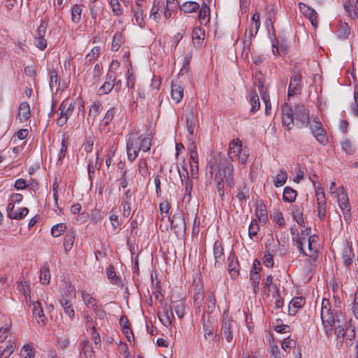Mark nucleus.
<instances>
[{
  "label": "nucleus",
  "instance_id": "f257e3e1",
  "mask_svg": "<svg viewBox=\"0 0 358 358\" xmlns=\"http://www.w3.org/2000/svg\"><path fill=\"white\" fill-rule=\"evenodd\" d=\"M320 317L327 336H329L331 334L334 326L337 343L342 346L345 335V322L342 314L338 312L334 313L329 301L323 299L321 303Z\"/></svg>",
  "mask_w": 358,
  "mask_h": 358
},
{
  "label": "nucleus",
  "instance_id": "f03ea898",
  "mask_svg": "<svg viewBox=\"0 0 358 358\" xmlns=\"http://www.w3.org/2000/svg\"><path fill=\"white\" fill-rule=\"evenodd\" d=\"M234 171V166L229 161L225 160L220 162L219 164L218 172L215 176V180L217 182V192L222 200L224 196V182L230 187H233L234 185L233 178Z\"/></svg>",
  "mask_w": 358,
  "mask_h": 358
},
{
  "label": "nucleus",
  "instance_id": "7ed1b4c3",
  "mask_svg": "<svg viewBox=\"0 0 358 358\" xmlns=\"http://www.w3.org/2000/svg\"><path fill=\"white\" fill-rule=\"evenodd\" d=\"M336 182L332 181L330 185V193H336L337 201L341 210L343 213V218L346 223L349 224L351 222V206L349 203V199L347 193L345 192L343 187H339L335 191Z\"/></svg>",
  "mask_w": 358,
  "mask_h": 358
},
{
  "label": "nucleus",
  "instance_id": "20e7f679",
  "mask_svg": "<svg viewBox=\"0 0 358 358\" xmlns=\"http://www.w3.org/2000/svg\"><path fill=\"white\" fill-rule=\"evenodd\" d=\"M76 102L73 99H66L59 105L57 110V119L56 123L59 127H63L68 121L75 109Z\"/></svg>",
  "mask_w": 358,
  "mask_h": 358
},
{
  "label": "nucleus",
  "instance_id": "39448f33",
  "mask_svg": "<svg viewBox=\"0 0 358 358\" xmlns=\"http://www.w3.org/2000/svg\"><path fill=\"white\" fill-rule=\"evenodd\" d=\"M75 298V288L72 285H69L59 300L64 313L71 319H73L75 316V311L72 305V300Z\"/></svg>",
  "mask_w": 358,
  "mask_h": 358
},
{
  "label": "nucleus",
  "instance_id": "423d86ee",
  "mask_svg": "<svg viewBox=\"0 0 358 358\" xmlns=\"http://www.w3.org/2000/svg\"><path fill=\"white\" fill-rule=\"evenodd\" d=\"M261 25L259 13L255 12L251 17L248 29L245 33V39L243 41V50H249L251 45V40L255 37Z\"/></svg>",
  "mask_w": 358,
  "mask_h": 358
},
{
  "label": "nucleus",
  "instance_id": "0eeeda50",
  "mask_svg": "<svg viewBox=\"0 0 358 358\" xmlns=\"http://www.w3.org/2000/svg\"><path fill=\"white\" fill-rule=\"evenodd\" d=\"M228 155L229 159H225L223 162L225 160L231 162L234 159H237L241 164H245L248 160V155L245 153H242V144L238 138L233 140L232 142L229 143ZM221 162H222V161ZM230 163L231 164V162Z\"/></svg>",
  "mask_w": 358,
  "mask_h": 358
},
{
  "label": "nucleus",
  "instance_id": "6e6552de",
  "mask_svg": "<svg viewBox=\"0 0 358 358\" xmlns=\"http://www.w3.org/2000/svg\"><path fill=\"white\" fill-rule=\"evenodd\" d=\"M296 120V126L299 128L307 127L309 124L310 115L308 110L301 104H296L292 108Z\"/></svg>",
  "mask_w": 358,
  "mask_h": 358
},
{
  "label": "nucleus",
  "instance_id": "1a4fd4ad",
  "mask_svg": "<svg viewBox=\"0 0 358 358\" xmlns=\"http://www.w3.org/2000/svg\"><path fill=\"white\" fill-rule=\"evenodd\" d=\"M157 315L160 322L164 327H169L171 325L174 315L170 305L166 303L162 304L161 307L159 308Z\"/></svg>",
  "mask_w": 358,
  "mask_h": 358
},
{
  "label": "nucleus",
  "instance_id": "9d476101",
  "mask_svg": "<svg viewBox=\"0 0 358 358\" xmlns=\"http://www.w3.org/2000/svg\"><path fill=\"white\" fill-rule=\"evenodd\" d=\"M171 228L177 236L183 235L186 230V223L182 213L178 212L172 216Z\"/></svg>",
  "mask_w": 358,
  "mask_h": 358
},
{
  "label": "nucleus",
  "instance_id": "9b49d317",
  "mask_svg": "<svg viewBox=\"0 0 358 358\" xmlns=\"http://www.w3.org/2000/svg\"><path fill=\"white\" fill-rule=\"evenodd\" d=\"M282 124L288 131L294 127V110L287 103H284L282 106Z\"/></svg>",
  "mask_w": 358,
  "mask_h": 358
},
{
  "label": "nucleus",
  "instance_id": "f8f14e48",
  "mask_svg": "<svg viewBox=\"0 0 358 358\" xmlns=\"http://www.w3.org/2000/svg\"><path fill=\"white\" fill-rule=\"evenodd\" d=\"M235 322L229 317L224 318L222 328L221 335L222 338H225L227 342L231 343L233 340V332Z\"/></svg>",
  "mask_w": 358,
  "mask_h": 358
},
{
  "label": "nucleus",
  "instance_id": "ddd939ff",
  "mask_svg": "<svg viewBox=\"0 0 358 358\" xmlns=\"http://www.w3.org/2000/svg\"><path fill=\"white\" fill-rule=\"evenodd\" d=\"M301 75L298 72H294L291 76L288 93V97L300 93L301 90Z\"/></svg>",
  "mask_w": 358,
  "mask_h": 358
},
{
  "label": "nucleus",
  "instance_id": "4468645a",
  "mask_svg": "<svg viewBox=\"0 0 358 358\" xmlns=\"http://www.w3.org/2000/svg\"><path fill=\"white\" fill-rule=\"evenodd\" d=\"M310 128L312 134L316 138L317 141L321 144H326L327 142V138L321 122L314 120L310 123Z\"/></svg>",
  "mask_w": 358,
  "mask_h": 358
},
{
  "label": "nucleus",
  "instance_id": "2eb2a0df",
  "mask_svg": "<svg viewBox=\"0 0 358 358\" xmlns=\"http://www.w3.org/2000/svg\"><path fill=\"white\" fill-rule=\"evenodd\" d=\"M213 255L215 258V266H222L225 261L223 246L220 241H215L213 245Z\"/></svg>",
  "mask_w": 358,
  "mask_h": 358
},
{
  "label": "nucleus",
  "instance_id": "dca6fc26",
  "mask_svg": "<svg viewBox=\"0 0 358 358\" xmlns=\"http://www.w3.org/2000/svg\"><path fill=\"white\" fill-rule=\"evenodd\" d=\"M299 8L300 12L306 17L308 18L310 23L314 28L317 27V13L313 8L308 7L306 4L303 3H299Z\"/></svg>",
  "mask_w": 358,
  "mask_h": 358
},
{
  "label": "nucleus",
  "instance_id": "f3484780",
  "mask_svg": "<svg viewBox=\"0 0 358 358\" xmlns=\"http://www.w3.org/2000/svg\"><path fill=\"white\" fill-rule=\"evenodd\" d=\"M129 52L128 50L124 51L122 56V62L128 69L127 75V85L131 87H134V78L133 77V69L131 61L129 59Z\"/></svg>",
  "mask_w": 358,
  "mask_h": 358
},
{
  "label": "nucleus",
  "instance_id": "a211bd4d",
  "mask_svg": "<svg viewBox=\"0 0 358 358\" xmlns=\"http://www.w3.org/2000/svg\"><path fill=\"white\" fill-rule=\"evenodd\" d=\"M32 306L33 315L35 316L38 324L39 325L44 326L45 324L47 319L43 313V310L42 308L41 303L38 301H33Z\"/></svg>",
  "mask_w": 358,
  "mask_h": 358
},
{
  "label": "nucleus",
  "instance_id": "6ab92c4d",
  "mask_svg": "<svg viewBox=\"0 0 358 358\" xmlns=\"http://www.w3.org/2000/svg\"><path fill=\"white\" fill-rule=\"evenodd\" d=\"M184 173H181L180 171H178L180 174V178L181 180V182H183V180L187 178L185 182V196L184 199H187V200H190L192 197V182L189 178V173L186 168L183 169Z\"/></svg>",
  "mask_w": 358,
  "mask_h": 358
},
{
  "label": "nucleus",
  "instance_id": "aec40b11",
  "mask_svg": "<svg viewBox=\"0 0 358 358\" xmlns=\"http://www.w3.org/2000/svg\"><path fill=\"white\" fill-rule=\"evenodd\" d=\"M171 98L176 103L181 101L184 95V90L182 86L178 83V80L173 81L171 83Z\"/></svg>",
  "mask_w": 358,
  "mask_h": 358
},
{
  "label": "nucleus",
  "instance_id": "412c9836",
  "mask_svg": "<svg viewBox=\"0 0 358 358\" xmlns=\"http://www.w3.org/2000/svg\"><path fill=\"white\" fill-rule=\"evenodd\" d=\"M228 271L232 279H236L239 275L238 262L234 254L228 257Z\"/></svg>",
  "mask_w": 358,
  "mask_h": 358
},
{
  "label": "nucleus",
  "instance_id": "4be33fe9",
  "mask_svg": "<svg viewBox=\"0 0 358 358\" xmlns=\"http://www.w3.org/2000/svg\"><path fill=\"white\" fill-rule=\"evenodd\" d=\"M318 237L315 235L310 236L308 238V252L303 254L304 256H308L310 257L315 258L318 249L317 244Z\"/></svg>",
  "mask_w": 358,
  "mask_h": 358
},
{
  "label": "nucleus",
  "instance_id": "5701e85b",
  "mask_svg": "<svg viewBox=\"0 0 358 358\" xmlns=\"http://www.w3.org/2000/svg\"><path fill=\"white\" fill-rule=\"evenodd\" d=\"M120 325L122 329V332L127 338L128 341L131 344V338L134 337L132 329L129 327L127 317L125 315H122L120 319Z\"/></svg>",
  "mask_w": 358,
  "mask_h": 358
},
{
  "label": "nucleus",
  "instance_id": "b1692460",
  "mask_svg": "<svg viewBox=\"0 0 358 358\" xmlns=\"http://www.w3.org/2000/svg\"><path fill=\"white\" fill-rule=\"evenodd\" d=\"M187 110H188V114L186 116L187 131L190 135H193L195 127V118L193 106H188L187 107Z\"/></svg>",
  "mask_w": 358,
  "mask_h": 358
},
{
  "label": "nucleus",
  "instance_id": "393cba45",
  "mask_svg": "<svg viewBox=\"0 0 358 358\" xmlns=\"http://www.w3.org/2000/svg\"><path fill=\"white\" fill-rule=\"evenodd\" d=\"M204 30L201 27H196L192 31V42L196 48H200L204 39Z\"/></svg>",
  "mask_w": 358,
  "mask_h": 358
},
{
  "label": "nucleus",
  "instance_id": "a878e982",
  "mask_svg": "<svg viewBox=\"0 0 358 358\" xmlns=\"http://www.w3.org/2000/svg\"><path fill=\"white\" fill-rule=\"evenodd\" d=\"M31 116V110L29 104L26 102H22L19 107L18 117L20 122L27 121Z\"/></svg>",
  "mask_w": 358,
  "mask_h": 358
},
{
  "label": "nucleus",
  "instance_id": "bb28decb",
  "mask_svg": "<svg viewBox=\"0 0 358 358\" xmlns=\"http://www.w3.org/2000/svg\"><path fill=\"white\" fill-rule=\"evenodd\" d=\"M34 345L32 343L24 344L20 350V358H34L35 357Z\"/></svg>",
  "mask_w": 358,
  "mask_h": 358
},
{
  "label": "nucleus",
  "instance_id": "cd10ccee",
  "mask_svg": "<svg viewBox=\"0 0 358 358\" xmlns=\"http://www.w3.org/2000/svg\"><path fill=\"white\" fill-rule=\"evenodd\" d=\"M342 257L345 266H348L352 264L355 255L351 247H350L348 243H345L343 245Z\"/></svg>",
  "mask_w": 358,
  "mask_h": 358
},
{
  "label": "nucleus",
  "instance_id": "c85d7f7f",
  "mask_svg": "<svg viewBox=\"0 0 358 358\" xmlns=\"http://www.w3.org/2000/svg\"><path fill=\"white\" fill-rule=\"evenodd\" d=\"M258 87L259 88L261 98L265 104V113L266 115L270 114L271 110V103L270 101V96L266 93V91L264 90V86L262 84H259Z\"/></svg>",
  "mask_w": 358,
  "mask_h": 358
},
{
  "label": "nucleus",
  "instance_id": "c756f323",
  "mask_svg": "<svg viewBox=\"0 0 358 358\" xmlns=\"http://www.w3.org/2000/svg\"><path fill=\"white\" fill-rule=\"evenodd\" d=\"M101 48L99 46L94 47L91 51L86 55L85 58V66H90L95 60H96L100 54Z\"/></svg>",
  "mask_w": 358,
  "mask_h": 358
},
{
  "label": "nucleus",
  "instance_id": "7c9ffc66",
  "mask_svg": "<svg viewBox=\"0 0 358 358\" xmlns=\"http://www.w3.org/2000/svg\"><path fill=\"white\" fill-rule=\"evenodd\" d=\"M357 0H349L344 8L351 17L358 18V8L356 7Z\"/></svg>",
  "mask_w": 358,
  "mask_h": 358
},
{
  "label": "nucleus",
  "instance_id": "2f4dec72",
  "mask_svg": "<svg viewBox=\"0 0 358 358\" xmlns=\"http://www.w3.org/2000/svg\"><path fill=\"white\" fill-rule=\"evenodd\" d=\"M357 0H349L344 8L351 17L358 18V8L356 7Z\"/></svg>",
  "mask_w": 358,
  "mask_h": 358
},
{
  "label": "nucleus",
  "instance_id": "473e14b6",
  "mask_svg": "<svg viewBox=\"0 0 358 358\" xmlns=\"http://www.w3.org/2000/svg\"><path fill=\"white\" fill-rule=\"evenodd\" d=\"M357 0H349L344 8L351 17L358 18V8L356 7Z\"/></svg>",
  "mask_w": 358,
  "mask_h": 358
},
{
  "label": "nucleus",
  "instance_id": "72a5a7b5",
  "mask_svg": "<svg viewBox=\"0 0 358 358\" xmlns=\"http://www.w3.org/2000/svg\"><path fill=\"white\" fill-rule=\"evenodd\" d=\"M82 352L85 358H94V351L90 341L83 340L80 343Z\"/></svg>",
  "mask_w": 358,
  "mask_h": 358
},
{
  "label": "nucleus",
  "instance_id": "f704fd0d",
  "mask_svg": "<svg viewBox=\"0 0 358 358\" xmlns=\"http://www.w3.org/2000/svg\"><path fill=\"white\" fill-rule=\"evenodd\" d=\"M249 102L251 105L250 112L255 113L260 106L259 96L255 91H251L249 94Z\"/></svg>",
  "mask_w": 358,
  "mask_h": 358
},
{
  "label": "nucleus",
  "instance_id": "c9c22d12",
  "mask_svg": "<svg viewBox=\"0 0 358 358\" xmlns=\"http://www.w3.org/2000/svg\"><path fill=\"white\" fill-rule=\"evenodd\" d=\"M192 152L190 155V172L191 177L192 179L197 178L198 177V171H199V162L197 157V153Z\"/></svg>",
  "mask_w": 358,
  "mask_h": 358
},
{
  "label": "nucleus",
  "instance_id": "e433bc0d",
  "mask_svg": "<svg viewBox=\"0 0 358 358\" xmlns=\"http://www.w3.org/2000/svg\"><path fill=\"white\" fill-rule=\"evenodd\" d=\"M297 192L290 187H285L283 190L282 199L285 202L292 203L295 201Z\"/></svg>",
  "mask_w": 358,
  "mask_h": 358
},
{
  "label": "nucleus",
  "instance_id": "4c0bfd02",
  "mask_svg": "<svg viewBox=\"0 0 358 358\" xmlns=\"http://www.w3.org/2000/svg\"><path fill=\"white\" fill-rule=\"evenodd\" d=\"M237 192L236 197L239 201H246L249 198L250 189L245 184L240 185L237 189Z\"/></svg>",
  "mask_w": 358,
  "mask_h": 358
},
{
  "label": "nucleus",
  "instance_id": "58836bf2",
  "mask_svg": "<svg viewBox=\"0 0 358 358\" xmlns=\"http://www.w3.org/2000/svg\"><path fill=\"white\" fill-rule=\"evenodd\" d=\"M256 216L260 222L265 224L268 220L266 206L263 203L258 204L255 210Z\"/></svg>",
  "mask_w": 358,
  "mask_h": 358
},
{
  "label": "nucleus",
  "instance_id": "ea45409f",
  "mask_svg": "<svg viewBox=\"0 0 358 358\" xmlns=\"http://www.w3.org/2000/svg\"><path fill=\"white\" fill-rule=\"evenodd\" d=\"M134 138L133 134H129L127 136V155L128 159L131 162L134 160Z\"/></svg>",
  "mask_w": 358,
  "mask_h": 358
},
{
  "label": "nucleus",
  "instance_id": "a19ab883",
  "mask_svg": "<svg viewBox=\"0 0 358 358\" xmlns=\"http://www.w3.org/2000/svg\"><path fill=\"white\" fill-rule=\"evenodd\" d=\"M210 8L206 2H203L199 14V20L202 24L203 22H208L210 20Z\"/></svg>",
  "mask_w": 358,
  "mask_h": 358
},
{
  "label": "nucleus",
  "instance_id": "79ce46f5",
  "mask_svg": "<svg viewBox=\"0 0 358 358\" xmlns=\"http://www.w3.org/2000/svg\"><path fill=\"white\" fill-rule=\"evenodd\" d=\"M291 233L293 235L292 240L296 243V248L301 254H306V251L303 249V245L306 243L305 237L301 238L298 234H295L294 229H291Z\"/></svg>",
  "mask_w": 358,
  "mask_h": 358
},
{
  "label": "nucleus",
  "instance_id": "37998d69",
  "mask_svg": "<svg viewBox=\"0 0 358 358\" xmlns=\"http://www.w3.org/2000/svg\"><path fill=\"white\" fill-rule=\"evenodd\" d=\"M199 8V4L195 1H187L180 6V10L186 13H191Z\"/></svg>",
  "mask_w": 358,
  "mask_h": 358
},
{
  "label": "nucleus",
  "instance_id": "c03bdc74",
  "mask_svg": "<svg viewBox=\"0 0 358 358\" xmlns=\"http://www.w3.org/2000/svg\"><path fill=\"white\" fill-rule=\"evenodd\" d=\"M138 173L141 176L143 181H144L145 179H147L150 176V173L148 171L147 162L145 159H142L139 162Z\"/></svg>",
  "mask_w": 358,
  "mask_h": 358
},
{
  "label": "nucleus",
  "instance_id": "a18cd8bd",
  "mask_svg": "<svg viewBox=\"0 0 358 358\" xmlns=\"http://www.w3.org/2000/svg\"><path fill=\"white\" fill-rule=\"evenodd\" d=\"M81 5L76 4L71 8V20L74 23H79L81 20L82 14Z\"/></svg>",
  "mask_w": 358,
  "mask_h": 358
},
{
  "label": "nucleus",
  "instance_id": "49530a36",
  "mask_svg": "<svg viewBox=\"0 0 358 358\" xmlns=\"http://www.w3.org/2000/svg\"><path fill=\"white\" fill-rule=\"evenodd\" d=\"M305 300L302 297H295L289 303V311H292V315H294L296 313L298 308L302 307L304 304Z\"/></svg>",
  "mask_w": 358,
  "mask_h": 358
},
{
  "label": "nucleus",
  "instance_id": "de8ad7c7",
  "mask_svg": "<svg viewBox=\"0 0 358 358\" xmlns=\"http://www.w3.org/2000/svg\"><path fill=\"white\" fill-rule=\"evenodd\" d=\"M164 8V3L158 1L155 3L150 13V17L155 21H158L160 17L159 11L162 12Z\"/></svg>",
  "mask_w": 358,
  "mask_h": 358
},
{
  "label": "nucleus",
  "instance_id": "09e8293b",
  "mask_svg": "<svg viewBox=\"0 0 358 358\" xmlns=\"http://www.w3.org/2000/svg\"><path fill=\"white\" fill-rule=\"evenodd\" d=\"M107 276L112 284L120 285L121 280L116 275L113 266L109 265L107 268Z\"/></svg>",
  "mask_w": 358,
  "mask_h": 358
},
{
  "label": "nucleus",
  "instance_id": "8fccbe9b",
  "mask_svg": "<svg viewBox=\"0 0 358 358\" xmlns=\"http://www.w3.org/2000/svg\"><path fill=\"white\" fill-rule=\"evenodd\" d=\"M16 348V343L15 341H8V344L3 349V350L0 353V358H8L15 351Z\"/></svg>",
  "mask_w": 358,
  "mask_h": 358
},
{
  "label": "nucleus",
  "instance_id": "3c124183",
  "mask_svg": "<svg viewBox=\"0 0 358 358\" xmlns=\"http://www.w3.org/2000/svg\"><path fill=\"white\" fill-rule=\"evenodd\" d=\"M75 241V236L73 232L66 234L64 238V248L66 252H68L73 247Z\"/></svg>",
  "mask_w": 358,
  "mask_h": 358
},
{
  "label": "nucleus",
  "instance_id": "603ef678",
  "mask_svg": "<svg viewBox=\"0 0 358 358\" xmlns=\"http://www.w3.org/2000/svg\"><path fill=\"white\" fill-rule=\"evenodd\" d=\"M124 41V38L122 34L120 33H116L113 36L111 50L115 52L117 51Z\"/></svg>",
  "mask_w": 358,
  "mask_h": 358
},
{
  "label": "nucleus",
  "instance_id": "864d4df0",
  "mask_svg": "<svg viewBox=\"0 0 358 358\" xmlns=\"http://www.w3.org/2000/svg\"><path fill=\"white\" fill-rule=\"evenodd\" d=\"M40 281L43 285H47L50 282V274L47 265H43L41 268Z\"/></svg>",
  "mask_w": 358,
  "mask_h": 358
},
{
  "label": "nucleus",
  "instance_id": "5fc2aeb1",
  "mask_svg": "<svg viewBox=\"0 0 358 358\" xmlns=\"http://www.w3.org/2000/svg\"><path fill=\"white\" fill-rule=\"evenodd\" d=\"M81 296L83 301L88 307L94 308L96 306V300L85 291L81 292Z\"/></svg>",
  "mask_w": 358,
  "mask_h": 358
},
{
  "label": "nucleus",
  "instance_id": "6e6d98bb",
  "mask_svg": "<svg viewBox=\"0 0 358 358\" xmlns=\"http://www.w3.org/2000/svg\"><path fill=\"white\" fill-rule=\"evenodd\" d=\"M29 212L28 208H20L17 211L8 212V217L14 220H21Z\"/></svg>",
  "mask_w": 358,
  "mask_h": 358
},
{
  "label": "nucleus",
  "instance_id": "4d7b16f0",
  "mask_svg": "<svg viewBox=\"0 0 358 358\" xmlns=\"http://www.w3.org/2000/svg\"><path fill=\"white\" fill-rule=\"evenodd\" d=\"M66 229V226L64 223H59L55 224L51 228V234L54 237H59L63 234V233Z\"/></svg>",
  "mask_w": 358,
  "mask_h": 358
},
{
  "label": "nucleus",
  "instance_id": "13d9d810",
  "mask_svg": "<svg viewBox=\"0 0 358 358\" xmlns=\"http://www.w3.org/2000/svg\"><path fill=\"white\" fill-rule=\"evenodd\" d=\"M204 300V292L202 288H200L194 296V306L197 309L200 310Z\"/></svg>",
  "mask_w": 358,
  "mask_h": 358
},
{
  "label": "nucleus",
  "instance_id": "bf43d9fd",
  "mask_svg": "<svg viewBox=\"0 0 358 358\" xmlns=\"http://www.w3.org/2000/svg\"><path fill=\"white\" fill-rule=\"evenodd\" d=\"M287 174L285 171H281L279 173H278L275 176V179L274 180V185L276 187H280L282 186L287 181Z\"/></svg>",
  "mask_w": 358,
  "mask_h": 358
},
{
  "label": "nucleus",
  "instance_id": "052dcab7",
  "mask_svg": "<svg viewBox=\"0 0 358 358\" xmlns=\"http://www.w3.org/2000/svg\"><path fill=\"white\" fill-rule=\"evenodd\" d=\"M152 144V136L148 134L147 136L144 137L141 142L139 146V150H142L143 152H148L150 150Z\"/></svg>",
  "mask_w": 358,
  "mask_h": 358
},
{
  "label": "nucleus",
  "instance_id": "680f3d73",
  "mask_svg": "<svg viewBox=\"0 0 358 358\" xmlns=\"http://www.w3.org/2000/svg\"><path fill=\"white\" fill-rule=\"evenodd\" d=\"M118 352L120 354L122 358H133L131 355L128 346L126 343L120 342L118 345Z\"/></svg>",
  "mask_w": 358,
  "mask_h": 358
},
{
  "label": "nucleus",
  "instance_id": "e2e57ef3",
  "mask_svg": "<svg viewBox=\"0 0 358 358\" xmlns=\"http://www.w3.org/2000/svg\"><path fill=\"white\" fill-rule=\"evenodd\" d=\"M174 310L179 318H182L185 312V306L182 301H176L173 306Z\"/></svg>",
  "mask_w": 358,
  "mask_h": 358
},
{
  "label": "nucleus",
  "instance_id": "0e129e2a",
  "mask_svg": "<svg viewBox=\"0 0 358 358\" xmlns=\"http://www.w3.org/2000/svg\"><path fill=\"white\" fill-rule=\"evenodd\" d=\"M49 75H50V86L52 88L54 86H56L58 81V74L57 71L54 69V67L49 68L48 69Z\"/></svg>",
  "mask_w": 358,
  "mask_h": 358
},
{
  "label": "nucleus",
  "instance_id": "69168bd1",
  "mask_svg": "<svg viewBox=\"0 0 358 358\" xmlns=\"http://www.w3.org/2000/svg\"><path fill=\"white\" fill-rule=\"evenodd\" d=\"M114 84L109 81H105L98 90L99 95L107 94L113 90Z\"/></svg>",
  "mask_w": 358,
  "mask_h": 358
},
{
  "label": "nucleus",
  "instance_id": "338daca9",
  "mask_svg": "<svg viewBox=\"0 0 358 358\" xmlns=\"http://www.w3.org/2000/svg\"><path fill=\"white\" fill-rule=\"evenodd\" d=\"M350 34V27L346 23L341 24L338 31V36L341 38H347Z\"/></svg>",
  "mask_w": 358,
  "mask_h": 358
},
{
  "label": "nucleus",
  "instance_id": "774afa93",
  "mask_svg": "<svg viewBox=\"0 0 358 358\" xmlns=\"http://www.w3.org/2000/svg\"><path fill=\"white\" fill-rule=\"evenodd\" d=\"M203 330H204V336L206 339H213V327H212L210 323H206L203 321Z\"/></svg>",
  "mask_w": 358,
  "mask_h": 358
}]
</instances>
